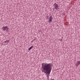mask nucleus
I'll list each match as a JSON object with an SVG mask.
<instances>
[{"label": "nucleus", "mask_w": 80, "mask_h": 80, "mask_svg": "<svg viewBox=\"0 0 80 80\" xmlns=\"http://www.w3.org/2000/svg\"><path fill=\"white\" fill-rule=\"evenodd\" d=\"M33 40H35V39H34V40H33Z\"/></svg>", "instance_id": "obj_11"}, {"label": "nucleus", "mask_w": 80, "mask_h": 80, "mask_svg": "<svg viewBox=\"0 0 80 80\" xmlns=\"http://www.w3.org/2000/svg\"><path fill=\"white\" fill-rule=\"evenodd\" d=\"M78 65H79L78 63H77L76 64V67H78Z\"/></svg>", "instance_id": "obj_8"}, {"label": "nucleus", "mask_w": 80, "mask_h": 80, "mask_svg": "<svg viewBox=\"0 0 80 80\" xmlns=\"http://www.w3.org/2000/svg\"><path fill=\"white\" fill-rule=\"evenodd\" d=\"M53 10L54 11V9H53Z\"/></svg>", "instance_id": "obj_10"}, {"label": "nucleus", "mask_w": 80, "mask_h": 80, "mask_svg": "<svg viewBox=\"0 0 80 80\" xmlns=\"http://www.w3.org/2000/svg\"><path fill=\"white\" fill-rule=\"evenodd\" d=\"M33 48V46H32L29 49H28V50H31V49H32V48Z\"/></svg>", "instance_id": "obj_6"}, {"label": "nucleus", "mask_w": 80, "mask_h": 80, "mask_svg": "<svg viewBox=\"0 0 80 80\" xmlns=\"http://www.w3.org/2000/svg\"><path fill=\"white\" fill-rule=\"evenodd\" d=\"M2 28L3 29V30L4 31H5V30H7H7H8V29H9V28H8L7 26H4Z\"/></svg>", "instance_id": "obj_3"}, {"label": "nucleus", "mask_w": 80, "mask_h": 80, "mask_svg": "<svg viewBox=\"0 0 80 80\" xmlns=\"http://www.w3.org/2000/svg\"><path fill=\"white\" fill-rule=\"evenodd\" d=\"M48 17H49V16L47 15V19H48Z\"/></svg>", "instance_id": "obj_9"}, {"label": "nucleus", "mask_w": 80, "mask_h": 80, "mask_svg": "<svg viewBox=\"0 0 80 80\" xmlns=\"http://www.w3.org/2000/svg\"><path fill=\"white\" fill-rule=\"evenodd\" d=\"M52 22V17L51 16H50L49 18L48 22L51 23V22Z\"/></svg>", "instance_id": "obj_4"}, {"label": "nucleus", "mask_w": 80, "mask_h": 80, "mask_svg": "<svg viewBox=\"0 0 80 80\" xmlns=\"http://www.w3.org/2000/svg\"><path fill=\"white\" fill-rule=\"evenodd\" d=\"M77 63L79 65V64H80V61H78L77 62Z\"/></svg>", "instance_id": "obj_7"}, {"label": "nucleus", "mask_w": 80, "mask_h": 80, "mask_svg": "<svg viewBox=\"0 0 80 80\" xmlns=\"http://www.w3.org/2000/svg\"><path fill=\"white\" fill-rule=\"evenodd\" d=\"M10 42V40H7L4 42L5 43H8V42Z\"/></svg>", "instance_id": "obj_5"}, {"label": "nucleus", "mask_w": 80, "mask_h": 80, "mask_svg": "<svg viewBox=\"0 0 80 80\" xmlns=\"http://www.w3.org/2000/svg\"><path fill=\"white\" fill-rule=\"evenodd\" d=\"M53 6L55 8L56 10H59L60 9L59 8H58V4L55 3L53 4Z\"/></svg>", "instance_id": "obj_2"}, {"label": "nucleus", "mask_w": 80, "mask_h": 80, "mask_svg": "<svg viewBox=\"0 0 80 80\" xmlns=\"http://www.w3.org/2000/svg\"><path fill=\"white\" fill-rule=\"evenodd\" d=\"M52 66H53V65L52 63L45 64L44 65H43V63H42V68L43 69L42 72L47 74L48 78L49 77V75H47V74L50 75L52 70Z\"/></svg>", "instance_id": "obj_1"}]
</instances>
